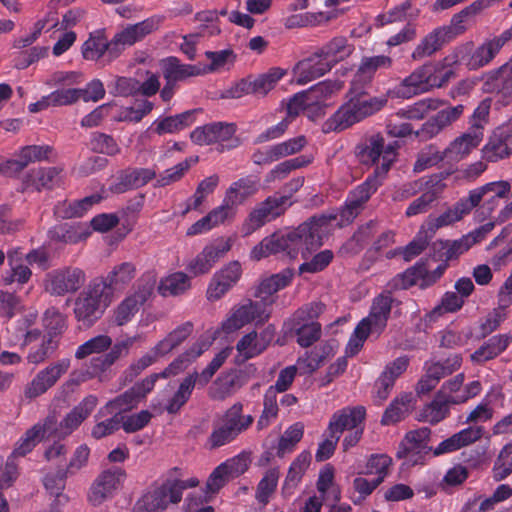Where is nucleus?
Wrapping results in <instances>:
<instances>
[{
  "mask_svg": "<svg viewBox=\"0 0 512 512\" xmlns=\"http://www.w3.org/2000/svg\"><path fill=\"white\" fill-rule=\"evenodd\" d=\"M335 217L321 215L311 217L291 231H278L265 237L250 252L252 260L259 261L272 254L285 252L290 258L299 253L307 258L313 251L318 250L331 230V222Z\"/></svg>",
  "mask_w": 512,
  "mask_h": 512,
  "instance_id": "nucleus-1",
  "label": "nucleus"
},
{
  "mask_svg": "<svg viewBox=\"0 0 512 512\" xmlns=\"http://www.w3.org/2000/svg\"><path fill=\"white\" fill-rule=\"evenodd\" d=\"M177 476H182V473L181 469L175 467L170 470L162 485L142 496L136 504V512H163L169 504H178L181 501L184 490L199 485L196 477L182 480Z\"/></svg>",
  "mask_w": 512,
  "mask_h": 512,
  "instance_id": "nucleus-2",
  "label": "nucleus"
},
{
  "mask_svg": "<svg viewBox=\"0 0 512 512\" xmlns=\"http://www.w3.org/2000/svg\"><path fill=\"white\" fill-rule=\"evenodd\" d=\"M107 290L101 280L94 278L90 280L74 302L73 311L77 321L82 322L85 326H92L102 317L113 302Z\"/></svg>",
  "mask_w": 512,
  "mask_h": 512,
  "instance_id": "nucleus-3",
  "label": "nucleus"
},
{
  "mask_svg": "<svg viewBox=\"0 0 512 512\" xmlns=\"http://www.w3.org/2000/svg\"><path fill=\"white\" fill-rule=\"evenodd\" d=\"M253 422V416L243 415V404L236 402L226 410L221 420L214 424L213 430L207 439V445L210 449L227 445L245 432Z\"/></svg>",
  "mask_w": 512,
  "mask_h": 512,
  "instance_id": "nucleus-4",
  "label": "nucleus"
},
{
  "mask_svg": "<svg viewBox=\"0 0 512 512\" xmlns=\"http://www.w3.org/2000/svg\"><path fill=\"white\" fill-rule=\"evenodd\" d=\"M498 53L499 50L490 38L477 48H474L473 42L470 41L455 46L444 58V62L448 66L464 65L473 71L489 65Z\"/></svg>",
  "mask_w": 512,
  "mask_h": 512,
  "instance_id": "nucleus-5",
  "label": "nucleus"
},
{
  "mask_svg": "<svg viewBox=\"0 0 512 512\" xmlns=\"http://www.w3.org/2000/svg\"><path fill=\"white\" fill-rule=\"evenodd\" d=\"M430 437L431 430L428 427L408 431L399 444L396 457L403 459L408 466L424 465L432 452Z\"/></svg>",
  "mask_w": 512,
  "mask_h": 512,
  "instance_id": "nucleus-6",
  "label": "nucleus"
},
{
  "mask_svg": "<svg viewBox=\"0 0 512 512\" xmlns=\"http://www.w3.org/2000/svg\"><path fill=\"white\" fill-rule=\"evenodd\" d=\"M290 195L275 193L259 203L249 214L242 225V233L248 236L267 222L274 220L284 213L292 204Z\"/></svg>",
  "mask_w": 512,
  "mask_h": 512,
  "instance_id": "nucleus-7",
  "label": "nucleus"
},
{
  "mask_svg": "<svg viewBox=\"0 0 512 512\" xmlns=\"http://www.w3.org/2000/svg\"><path fill=\"white\" fill-rule=\"evenodd\" d=\"M237 127L234 123L212 122L196 127L190 134L193 143L205 146L219 144L221 151L230 150L240 145L239 139L235 136Z\"/></svg>",
  "mask_w": 512,
  "mask_h": 512,
  "instance_id": "nucleus-8",
  "label": "nucleus"
},
{
  "mask_svg": "<svg viewBox=\"0 0 512 512\" xmlns=\"http://www.w3.org/2000/svg\"><path fill=\"white\" fill-rule=\"evenodd\" d=\"M270 315L271 310L266 309L265 304L248 299L231 310L229 316L222 322L221 329L224 333L230 334L252 322L257 325L263 324Z\"/></svg>",
  "mask_w": 512,
  "mask_h": 512,
  "instance_id": "nucleus-9",
  "label": "nucleus"
},
{
  "mask_svg": "<svg viewBox=\"0 0 512 512\" xmlns=\"http://www.w3.org/2000/svg\"><path fill=\"white\" fill-rule=\"evenodd\" d=\"M398 141L385 144V139L380 134H374L368 137L364 143L357 146L356 151L361 163L365 165L375 164L380 157L382 163L379 167L387 165V172L397 158Z\"/></svg>",
  "mask_w": 512,
  "mask_h": 512,
  "instance_id": "nucleus-10",
  "label": "nucleus"
},
{
  "mask_svg": "<svg viewBox=\"0 0 512 512\" xmlns=\"http://www.w3.org/2000/svg\"><path fill=\"white\" fill-rule=\"evenodd\" d=\"M154 389L152 380L148 377L136 382L131 388L108 401L100 410L97 416H107L113 413L121 416V413L128 412L136 408L147 395Z\"/></svg>",
  "mask_w": 512,
  "mask_h": 512,
  "instance_id": "nucleus-11",
  "label": "nucleus"
},
{
  "mask_svg": "<svg viewBox=\"0 0 512 512\" xmlns=\"http://www.w3.org/2000/svg\"><path fill=\"white\" fill-rule=\"evenodd\" d=\"M86 273L79 267H63L46 275L45 289L51 295L64 296L75 293L86 282Z\"/></svg>",
  "mask_w": 512,
  "mask_h": 512,
  "instance_id": "nucleus-12",
  "label": "nucleus"
},
{
  "mask_svg": "<svg viewBox=\"0 0 512 512\" xmlns=\"http://www.w3.org/2000/svg\"><path fill=\"white\" fill-rule=\"evenodd\" d=\"M387 165L376 167L373 174L369 175L366 180L350 191L345 202L343 216L354 218L358 215L362 206L370 199V197L383 184V180L387 174Z\"/></svg>",
  "mask_w": 512,
  "mask_h": 512,
  "instance_id": "nucleus-13",
  "label": "nucleus"
},
{
  "mask_svg": "<svg viewBox=\"0 0 512 512\" xmlns=\"http://www.w3.org/2000/svg\"><path fill=\"white\" fill-rule=\"evenodd\" d=\"M275 335V327L268 325L260 333L255 330L243 335L236 343V363L241 364L262 354L270 345Z\"/></svg>",
  "mask_w": 512,
  "mask_h": 512,
  "instance_id": "nucleus-14",
  "label": "nucleus"
},
{
  "mask_svg": "<svg viewBox=\"0 0 512 512\" xmlns=\"http://www.w3.org/2000/svg\"><path fill=\"white\" fill-rule=\"evenodd\" d=\"M154 282L139 283L135 291L127 295L113 310L116 326L129 323L152 294Z\"/></svg>",
  "mask_w": 512,
  "mask_h": 512,
  "instance_id": "nucleus-15",
  "label": "nucleus"
},
{
  "mask_svg": "<svg viewBox=\"0 0 512 512\" xmlns=\"http://www.w3.org/2000/svg\"><path fill=\"white\" fill-rule=\"evenodd\" d=\"M435 64L428 62L414 69L395 88L397 97L409 99L432 89V75Z\"/></svg>",
  "mask_w": 512,
  "mask_h": 512,
  "instance_id": "nucleus-16",
  "label": "nucleus"
},
{
  "mask_svg": "<svg viewBox=\"0 0 512 512\" xmlns=\"http://www.w3.org/2000/svg\"><path fill=\"white\" fill-rule=\"evenodd\" d=\"M56 430V417L54 415L47 416L43 422L36 423L24 433L17 441L10 456L24 457L45 437L53 436Z\"/></svg>",
  "mask_w": 512,
  "mask_h": 512,
  "instance_id": "nucleus-17",
  "label": "nucleus"
},
{
  "mask_svg": "<svg viewBox=\"0 0 512 512\" xmlns=\"http://www.w3.org/2000/svg\"><path fill=\"white\" fill-rule=\"evenodd\" d=\"M231 249L229 239H219L205 246L186 266L189 273L199 276L208 273L216 262Z\"/></svg>",
  "mask_w": 512,
  "mask_h": 512,
  "instance_id": "nucleus-18",
  "label": "nucleus"
},
{
  "mask_svg": "<svg viewBox=\"0 0 512 512\" xmlns=\"http://www.w3.org/2000/svg\"><path fill=\"white\" fill-rule=\"evenodd\" d=\"M70 367L68 358L61 359L41 370L25 389V396L33 399L51 388Z\"/></svg>",
  "mask_w": 512,
  "mask_h": 512,
  "instance_id": "nucleus-19",
  "label": "nucleus"
},
{
  "mask_svg": "<svg viewBox=\"0 0 512 512\" xmlns=\"http://www.w3.org/2000/svg\"><path fill=\"white\" fill-rule=\"evenodd\" d=\"M394 298L390 291L378 294L372 300L369 314L360 322L375 332L378 337L386 328Z\"/></svg>",
  "mask_w": 512,
  "mask_h": 512,
  "instance_id": "nucleus-20",
  "label": "nucleus"
},
{
  "mask_svg": "<svg viewBox=\"0 0 512 512\" xmlns=\"http://www.w3.org/2000/svg\"><path fill=\"white\" fill-rule=\"evenodd\" d=\"M209 346V342L198 340L188 350L175 358L163 371L147 376L148 379L152 380V384L155 385L159 379L170 378L184 372Z\"/></svg>",
  "mask_w": 512,
  "mask_h": 512,
  "instance_id": "nucleus-21",
  "label": "nucleus"
},
{
  "mask_svg": "<svg viewBox=\"0 0 512 512\" xmlns=\"http://www.w3.org/2000/svg\"><path fill=\"white\" fill-rule=\"evenodd\" d=\"M366 417L363 406L344 407L334 412L329 420L327 432L340 439L344 431H351L361 426Z\"/></svg>",
  "mask_w": 512,
  "mask_h": 512,
  "instance_id": "nucleus-22",
  "label": "nucleus"
},
{
  "mask_svg": "<svg viewBox=\"0 0 512 512\" xmlns=\"http://www.w3.org/2000/svg\"><path fill=\"white\" fill-rule=\"evenodd\" d=\"M98 404V398L95 395L86 396L77 406H75L58 424L56 421L55 436L66 437L75 431L92 413Z\"/></svg>",
  "mask_w": 512,
  "mask_h": 512,
  "instance_id": "nucleus-23",
  "label": "nucleus"
},
{
  "mask_svg": "<svg viewBox=\"0 0 512 512\" xmlns=\"http://www.w3.org/2000/svg\"><path fill=\"white\" fill-rule=\"evenodd\" d=\"M124 477L125 472L121 468H113L102 472L90 489V502L99 505L112 497L113 493L120 487Z\"/></svg>",
  "mask_w": 512,
  "mask_h": 512,
  "instance_id": "nucleus-24",
  "label": "nucleus"
},
{
  "mask_svg": "<svg viewBox=\"0 0 512 512\" xmlns=\"http://www.w3.org/2000/svg\"><path fill=\"white\" fill-rule=\"evenodd\" d=\"M136 274V265L128 261L115 264L106 276H99L94 279L102 281V284L108 289L107 293L114 300L115 293L125 290L136 277Z\"/></svg>",
  "mask_w": 512,
  "mask_h": 512,
  "instance_id": "nucleus-25",
  "label": "nucleus"
},
{
  "mask_svg": "<svg viewBox=\"0 0 512 512\" xmlns=\"http://www.w3.org/2000/svg\"><path fill=\"white\" fill-rule=\"evenodd\" d=\"M330 65L316 49L310 56L300 60L293 69L294 80L297 84L305 85L330 72Z\"/></svg>",
  "mask_w": 512,
  "mask_h": 512,
  "instance_id": "nucleus-26",
  "label": "nucleus"
},
{
  "mask_svg": "<svg viewBox=\"0 0 512 512\" xmlns=\"http://www.w3.org/2000/svg\"><path fill=\"white\" fill-rule=\"evenodd\" d=\"M59 167H38L28 171L22 180L23 191L51 190L61 182Z\"/></svg>",
  "mask_w": 512,
  "mask_h": 512,
  "instance_id": "nucleus-27",
  "label": "nucleus"
},
{
  "mask_svg": "<svg viewBox=\"0 0 512 512\" xmlns=\"http://www.w3.org/2000/svg\"><path fill=\"white\" fill-rule=\"evenodd\" d=\"M485 433L482 426L472 425L460 430L432 448L433 456L455 452L480 440Z\"/></svg>",
  "mask_w": 512,
  "mask_h": 512,
  "instance_id": "nucleus-28",
  "label": "nucleus"
},
{
  "mask_svg": "<svg viewBox=\"0 0 512 512\" xmlns=\"http://www.w3.org/2000/svg\"><path fill=\"white\" fill-rule=\"evenodd\" d=\"M155 177V171L149 168L126 169L118 174L116 180L109 186V191L114 194H122L145 186Z\"/></svg>",
  "mask_w": 512,
  "mask_h": 512,
  "instance_id": "nucleus-29",
  "label": "nucleus"
},
{
  "mask_svg": "<svg viewBox=\"0 0 512 512\" xmlns=\"http://www.w3.org/2000/svg\"><path fill=\"white\" fill-rule=\"evenodd\" d=\"M363 88L351 83L350 98L347 101L359 121L381 110L387 102L385 99L371 97L363 91Z\"/></svg>",
  "mask_w": 512,
  "mask_h": 512,
  "instance_id": "nucleus-30",
  "label": "nucleus"
},
{
  "mask_svg": "<svg viewBox=\"0 0 512 512\" xmlns=\"http://www.w3.org/2000/svg\"><path fill=\"white\" fill-rule=\"evenodd\" d=\"M511 185L508 181L489 182L475 189L479 195V204L482 202V214L490 215L500 204L501 200L507 198Z\"/></svg>",
  "mask_w": 512,
  "mask_h": 512,
  "instance_id": "nucleus-31",
  "label": "nucleus"
},
{
  "mask_svg": "<svg viewBox=\"0 0 512 512\" xmlns=\"http://www.w3.org/2000/svg\"><path fill=\"white\" fill-rule=\"evenodd\" d=\"M324 60L333 69L338 63L348 59L355 51V46L344 36H336L317 49Z\"/></svg>",
  "mask_w": 512,
  "mask_h": 512,
  "instance_id": "nucleus-32",
  "label": "nucleus"
},
{
  "mask_svg": "<svg viewBox=\"0 0 512 512\" xmlns=\"http://www.w3.org/2000/svg\"><path fill=\"white\" fill-rule=\"evenodd\" d=\"M161 68L165 81L177 85L178 82L186 81L191 77L204 74V71L198 65L184 64L174 56L162 60Z\"/></svg>",
  "mask_w": 512,
  "mask_h": 512,
  "instance_id": "nucleus-33",
  "label": "nucleus"
},
{
  "mask_svg": "<svg viewBox=\"0 0 512 512\" xmlns=\"http://www.w3.org/2000/svg\"><path fill=\"white\" fill-rule=\"evenodd\" d=\"M392 64L393 59L387 55L363 57L352 80L353 85L364 87L373 80L378 70L390 69Z\"/></svg>",
  "mask_w": 512,
  "mask_h": 512,
  "instance_id": "nucleus-34",
  "label": "nucleus"
},
{
  "mask_svg": "<svg viewBox=\"0 0 512 512\" xmlns=\"http://www.w3.org/2000/svg\"><path fill=\"white\" fill-rule=\"evenodd\" d=\"M484 133L472 132L468 129L459 137L455 138L444 150L446 159L449 161H460L476 149L483 140Z\"/></svg>",
  "mask_w": 512,
  "mask_h": 512,
  "instance_id": "nucleus-35",
  "label": "nucleus"
},
{
  "mask_svg": "<svg viewBox=\"0 0 512 512\" xmlns=\"http://www.w3.org/2000/svg\"><path fill=\"white\" fill-rule=\"evenodd\" d=\"M260 189L259 179L255 176H246L233 182L225 193L226 202L233 206L244 203L249 197L255 195Z\"/></svg>",
  "mask_w": 512,
  "mask_h": 512,
  "instance_id": "nucleus-36",
  "label": "nucleus"
},
{
  "mask_svg": "<svg viewBox=\"0 0 512 512\" xmlns=\"http://www.w3.org/2000/svg\"><path fill=\"white\" fill-rule=\"evenodd\" d=\"M164 21V16L153 15L135 24H129L120 32L130 46L142 41L146 36L157 31Z\"/></svg>",
  "mask_w": 512,
  "mask_h": 512,
  "instance_id": "nucleus-37",
  "label": "nucleus"
},
{
  "mask_svg": "<svg viewBox=\"0 0 512 512\" xmlns=\"http://www.w3.org/2000/svg\"><path fill=\"white\" fill-rule=\"evenodd\" d=\"M413 410V395L402 393L395 397L385 409L381 424L384 426L394 425L404 420Z\"/></svg>",
  "mask_w": 512,
  "mask_h": 512,
  "instance_id": "nucleus-38",
  "label": "nucleus"
},
{
  "mask_svg": "<svg viewBox=\"0 0 512 512\" xmlns=\"http://www.w3.org/2000/svg\"><path fill=\"white\" fill-rule=\"evenodd\" d=\"M511 339L512 338L506 334L492 336L471 354V361L475 364H483L486 361L496 358L507 349Z\"/></svg>",
  "mask_w": 512,
  "mask_h": 512,
  "instance_id": "nucleus-39",
  "label": "nucleus"
},
{
  "mask_svg": "<svg viewBox=\"0 0 512 512\" xmlns=\"http://www.w3.org/2000/svg\"><path fill=\"white\" fill-rule=\"evenodd\" d=\"M447 43H449V41L444 33H442L439 27H436L421 38L411 53V59L413 61H420L424 58L431 57Z\"/></svg>",
  "mask_w": 512,
  "mask_h": 512,
  "instance_id": "nucleus-40",
  "label": "nucleus"
},
{
  "mask_svg": "<svg viewBox=\"0 0 512 512\" xmlns=\"http://www.w3.org/2000/svg\"><path fill=\"white\" fill-rule=\"evenodd\" d=\"M335 353V344L332 341L322 343L315 346L312 350L305 352L299 357L297 364L300 368H304L305 372L313 373L316 371L327 358Z\"/></svg>",
  "mask_w": 512,
  "mask_h": 512,
  "instance_id": "nucleus-41",
  "label": "nucleus"
},
{
  "mask_svg": "<svg viewBox=\"0 0 512 512\" xmlns=\"http://www.w3.org/2000/svg\"><path fill=\"white\" fill-rule=\"evenodd\" d=\"M427 277V265L423 261L417 262L414 266L395 276L388 286L393 290L408 289L411 286L425 283Z\"/></svg>",
  "mask_w": 512,
  "mask_h": 512,
  "instance_id": "nucleus-42",
  "label": "nucleus"
},
{
  "mask_svg": "<svg viewBox=\"0 0 512 512\" xmlns=\"http://www.w3.org/2000/svg\"><path fill=\"white\" fill-rule=\"evenodd\" d=\"M196 384H198V372L194 371L181 381L176 392L167 401L166 411L169 414H177L190 399Z\"/></svg>",
  "mask_w": 512,
  "mask_h": 512,
  "instance_id": "nucleus-43",
  "label": "nucleus"
},
{
  "mask_svg": "<svg viewBox=\"0 0 512 512\" xmlns=\"http://www.w3.org/2000/svg\"><path fill=\"white\" fill-rule=\"evenodd\" d=\"M198 110H188L180 114L164 117L154 122L155 132L158 135L177 133L191 126L195 122Z\"/></svg>",
  "mask_w": 512,
  "mask_h": 512,
  "instance_id": "nucleus-44",
  "label": "nucleus"
},
{
  "mask_svg": "<svg viewBox=\"0 0 512 512\" xmlns=\"http://www.w3.org/2000/svg\"><path fill=\"white\" fill-rule=\"evenodd\" d=\"M138 337H128L113 345L109 352L91 360V365L96 371L104 372L111 367L121 356L127 355Z\"/></svg>",
  "mask_w": 512,
  "mask_h": 512,
  "instance_id": "nucleus-45",
  "label": "nucleus"
},
{
  "mask_svg": "<svg viewBox=\"0 0 512 512\" xmlns=\"http://www.w3.org/2000/svg\"><path fill=\"white\" fill-rule=\"evenodd\" d=\"M457 405L454 398L435 394L433 400L421 412V420L437 424L450 414V407Z\"/></svg>",
  "mask_w": 512,
  "mask_h": 512,
  "instance_id": "nucleus-46",
  "label": "nucleus"
},
{
  "mask_svg": "<svg viewBox=\"0 0 512 512\" xmlns=\"http://www.w3.org/2000/svg\"><path fill=\"white\" fill-rule=\"evenodd\" d=\"M444 186L445 185L440 180L429 185L421 196L409 204L405 211L406 217H413L427 212L432 203L440 197Z\"/></svg>",
  "mask_w": 512,
  "mask_h": 512,
  "instance_id": "nucleus-47",
  "label": "nucleus"
},
{
  "mask_svg": "<svg viewBox=\"0 0 512 512\" xmlns=\"http://www.w3.org/2000/svg\"><path fill=\"white\" fill-rule=\"evenodd\" d=\"M194 325L191 321H187L177 326L164 339L155 345V353L167 355L179 345H181L193 332Z\"/></svg>",
  "mask_w": 512,
  "mask_h": 512,
  "instance_id": "nucleus-48",
  "label": "nucleus"
},
{
  "mask_svg": "<svg viewBox=\"0 0 512 512\" xmlns=\"http://www.w3.org/2000/svg\"><path fill=\"white\" fill-rule=\"evenodd\" d=\"M51 239L68 244H76L85 240L90 232L81 223L61 224L50 230Z\"/></svg>",
  "mask_w": 512,
  "mask_h": 512,
  "instance_id": "nucleus-49",
  "label": "nucleus"
},
{
  "mask_svg": "<svg viewBox=\"0 0 512 512\" xmlns=\"http://www.w3.org/2000/svg\"><path fill=\"white\" fill-rule=\"evenodd\" d=\"M101 200L102 197L99 194H93L72 203L63 202L55 207V214L66 219L81 217Z\"/></svg>",
  "mask_w": 512,
  "mask_h": 512,
  "instance_id": "nucleus-50",
  "label": "nucleus"
},
{
  "mask_svg": "<svg viewBox=\"0 0 512 512\" xmlns=\"http://www.w3.org/2000/svg\"><path fill=\"white\" fill-rule=\"evenodd\" d=\"M444 101L435 98L421 99L404 109H400L397 115L409 120L424 119L431 111H436L444 105Z\"/></svg>",
  "mask_w": 512,
  "mask_h": 512,
  "instance_id": "nucleus-51",
  "label": "nucleus"
},
{
  "mask_svg": "<svg viewBox=\"0 0 512 512\" xmlns=\"http://www.w3.org/2000/svg\"><path fill=\"white\" fill-rule=\"evenodd\" d=\"M107 44L104 29L90 33L88 39L82 45V56L86 60L97 61L106 56Z\"/></svg>",
  "mask_w": 512,
  "mask_h": 512,
  "instance_id": "nucleus-52",
  "label": "nucleus"
},
{
  "mask_svg": "<svg viewBox=\"0 0 512 512\" xmlns=\"http://www.w3.org/2000/svg\"><path fill=\"white\" fill-rule=\"evenodd\" d=\"M291 322L292 330L294 331L297 338V343L301 347L308 348L321 338L322 326L319 322Z\"/></svg>",
  "mask_w": 512,
  "mask_h": 512,
  "instance_id": "nucleus-53",
  "label": "nucleus"
},
{
  "mask_svg": "<svg viewBox=\"0 0 512 512\" xmlns=\"http://www.w3.org/2000/svg\"><path fill=\"white\" fill-rule=\"evenodd\" d=\"M462 357L460 354H451L443 361H427L424 364V370L430 373L436 381L452 374L460 368Z\"/></svg>",
  "mask_w": 512,
  "mask_h": 512,
  "instance_id": "nucleus-54",
  "label": "nucleus"
},
{
  "mask_svg": "<svg viewBox=\"0 0 512 512\" xmlns=\"http://www.w3.org/2000/svg\"><path fill=\"white\" fill-rule=\"evenodd\" d=\"M357 122H359L358 118L346 102L325 121L323 130L326 133L343 131Z\"/></svg>",
  "mask_w": 512,
  "mask_h": 512,
  "instance_id": "nucleus-55",
  "label": "nucleus"
},
{
  "mask_svg": "<svg viewBox=\"0 0 512 512\" xmlns=\"http://www.w3.org/2000/svg\"><path fill=\"white\" fill-rule=\"evenodd\" d=\"M434 250L440 260L445 262L455 260L470 249L464 236L457 240H437Z\"/></svg>",
  "mask_w": 512,
  "mask_h": 512,
  "instance_id": "nucleus-56",
  "label": "nucleus"
},
{
  "mask_svg": "<svg viewBox=\"0 0 512 512\" xmlns=\"http://www.w3.org/2000/svg\"><path fill=\"white\" fill-rule=\"evenodd\" d=\"M507 136L496 131L482 148V156L488 162H497L508 158Z\"/></svg>",
  "mask_w": 512,
  "mask_h": 512,
  "instance_id": "nucleus-57",
  "label": "nucleus"
},
{
  "mask_svg": "<svg viewBox=\"0 0 512 512\" xmlns=\"http://www.w3.org/2000/svg\"><path fill=\"white\" fill-rule=\"evenodd\" d=\"M198 156L189 157L177 163L171 168L164 170L156 179L155 187H165L180 181L185 173L198 162Z\"/></svg>",
  "mask_w": 512,
  "mask_h": 512,
  "instance_id": "nucleus-58",
  "label": "nucleus"
},
{
  "mask_svg": "<svg viewBox=\"0 0 512 512\" xmlns=\"http://www.w3.org/2000/svg\"><path fill=\"white\" fill-rule=\"evenodd\" d=\"M286 74L285 69L273 67L257 78L251 79L254 94L265 96Z\"/></svg>",
  "mask_w": 512,
  "mask_h": 512,
  "instance_id": "nucleus-59",
  "label": "nucleus"
},
{
  "mask_svg": "<svg viewBox=\"0 0 512 512\" xmlns=\"http://www.w3.org/2000/svg\"><path fill=\"white\" fill-rule=\"evenodd\" d=\"M304 435V425L296 422L289 426L280 437L277 446V456L284 457L294 451L297 443L301 441Z\"/></svg>",
  "mask_w": 512,
  "mask_h": 512,
  "instance_id": "nucleus-60",
  "label": "nucleus"
},
{
  "mask_svg": "<svg viewBox=\"0 0 512 512\" xmlns=\"http://www.w3.org/2000/svg\"><path fill=\"white\" fill-rule=\"evenodd\" d=\"M190 278L183 272H175L163 278L159 285V292L163 296H177L190 288Z\"/></svg>",
  "mask_w": 512,
  "mask_h": 512,
  "instance_id": "nucleus-61",
  "label": "nucleus"
},
{
  "mask_svg": "<svg viewBox=\"0 0 512 512\" xmlns=\"http://www.w3.org/2000/svg\"><path fill=\"white\" fill-rule=\"evenodd\" d=\"M317 250H315L316 252ZM314 251L307 257L303 258L305 261L299 266V273H318L323 271L333 260L334 254L331 250L325 249L316 254Z\"/></svg>",
  "mask_w": 512,
  "mask_h": 512,
  "instance_id": "nucleus-62",
  "label": "nucleus"
},
{
  "mask_svg": "<svg viewBox=\"0 0 512 512\" xmlns=\"http://www.w3.org/2000/svg\"><path fill=\"white\" fill-rule=\"evenodd\" d=\"M279 475L280 473L278 468H271L265 472L263 478L257 485L255 494L259 503L266 505L269 502L270 496L277 488Z\"/></svg>",
  "mask_w": 512,
  "mask_h": 512,
  "instance_id": "nucleus-63",
  "label": "nucleus"
},
{
  "mask_svg": "<svg viewBox=\"0 0 512 512\" xmlns=\"http://www.w3.org/2000/svg\"><path fill=\"white\" fill-rule=\"evenodd\" d=\"M90 146L94 152L111 157L121 152V148L114 137L102 132L92 133Z\"/></svg>",
  "mask_w": 512,
  "mask_h": 512,
  "instance_id": "nucleus-64",
  "label": "nucleus"
}]
</instances>
